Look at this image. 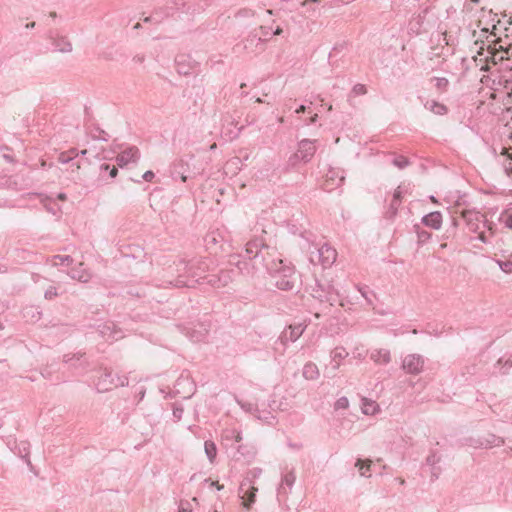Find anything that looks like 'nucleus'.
<instances>
[{
    "label": "nucleus",
    "instance_id": "f257e3e1",
    "mask_svg": "<svg viewBox=\"0 0 512 512\" xmlns=\"http://www.w3.org/2000/svg\"><path fill=\"white\" fill-rule=\"evenodd\" d=\"M244 260H238L235 264L242 273L250 274L249 260L252 267L258 270L264 267L275 279V285L278 289L291 291L296 287L297 277L294 268L283 259L277 257L274 248L266 245L262 239H253L246 244L244 254L241 255Z\"/></svg>",
    "mask_w": 512,
    "mask_h": 512
},
{
    "label": "nucleus",
    "instance_id": "f03ea898",
    "mask_svg": "<svg viewBox=\"0 0 512 512\" xmlns=\"http://www.w3.org/2000/svg\"><path fill=\"white\" fill-rule=\"evenodd\" d=\"M171 273L175 274L176 277L173 280L167 281V283L176 288L182 287H194L198 280L196 279L200 274L195 270V264H190V260L185 259L179 260L170 267Z\"/></svg>",
    "mask_w": 512,
    "mask_h": 512
},
{
    "label": "nucleus",
    "instance_id": "7ed1b4c3",
    "mask_svg": "<svg viewBox=\"0 0 512 512\" xmlns=\"http://www.w3.org/2000/svg\"><path fill=\"white\" fill-rule=\"evenodd\" d=\"M336 258V250L326 243L321 246L313 244L309 247V261L314 265L321 264L327 268L336 261Z\"/></svg>",
    "mask_w": 512,
    "mask_h": 512
},
{
    "label": "nucleus",
    "instance_id": "20e7f679",
    "mask_svg": "<svg viewBox=\"0 0 512 512\" xmlns=\"http://www.w3.org/2000/svg\"><path fill=\"white\" fill-rule=\"evenodd\" d=\"M462 217L466 221L470 232L477 233L481 230V227H484L489 231V234L494 235V224L486 220L480 212L463 211Z\"/></svg>",
    "mask_w": 512,
    "mask_h": 512
},
{
    "label": "nucleus",
    "instance_id": "39448f33",
    "mask_svg": "<svg viewBox=\"0 0 512 512\" xmlns=\"http://www.w3.org/2000/svg\"><path fill=\"white\" fill-rule=\"evenodd\" d=\"M128 385V378L126 376L114 375L112 372H105L100 378L97 384L100 391H107L112 386H126Z\"/></svg>",
    "mask_w": 512,
    "mask_h": 512
},
{
    "label": "nucleus",
    "instance_id": "423d86ee",
    "mask_svg": "<svg viewBox=\"0 0 512 512\" xmlns=\"http://www.w3.org/2000/svg\"><path fill=\"white\" fill-rule=\"evenodd\" d=\"M425 364L423 356L419 354H409L403 358L402 368L409 374L418 375L422 372Z\"/></svg>",
    "mask_w": 512,
    "mask_h": 512
},
{
    "label": "nucleus",
    "instance_id": "0eeeda50",
    "mask_svg": "<svg viewBox=\"0 0 512 512\" xmlns=\"http://www.w3.org/2000/svg\"><path fill=\"white\" fill-rule=\"evenodd\" d=\"M347 356L348 352L343 347H337L331 352L330 365L325 369L327 377L332 378L336 375V372L340 367V361L345 359Z\"/></svg>",
    "mask_w": 512,
    "mask_h": 512
},
{
    "label": "nucleus",
    "instance_id": "6e6552de",
    "mask_svg": "<svg viewBox=\"0 0 512 512\" xmlns=\"http://www.w3.org/2000/svg\"><path fill=\"white\" fill-rule=\"evenodd\" d=\"M345 176L339 169H330L325 175V181L323 183V189L326 191H332L337 187L343 185Z\"/></svg>",
    "mask_w": 512,
    "mask_h": 512
},
{
    "label": "nucleus",
    "instance_id": "1a4fd4ad",
    "mask_svg": "<svg viewBox=\"0 0 512 512\" xmlns=\"http://www.w3.org/2000/svg\"><path fill=\"white\" fill-rule=\"evenodd\" d=\"M139 158V149L135 146H131L119 153L116 157V161L120 167H123L129 163H136Z\"/></svg>",
    "mask_w": 512,
    "mask_h": 512
},
{
    "label": "nucleus",
    "instance_id": "9d476101",
    "mask_svg": "<svg viewBox=\"0 0 512 512\" xmlns=\"http://www.w3.org/2000/svg\"><path fill=\"white\" fill-rule=\"evenodd\" d=\"M298 152L301 154V161L309 162L316 152L315 141L303 139L298 143Z\"/></svg>",
    "mask_w": 512,
    "mask_h": 512
},
{
    "label": "nucleus",
    "instance_id": "9b49d317",
    "mask_svg": "<svg viewBox=\"0 0 512 512\" xmlns=\"http://www.w3.org/2000/svg\"><path fill=\"white\" fill-rule=\"evenodd\" d=\"M232 281L230 272L221 271L218 275H210L208 283L213 287L221 288L227 286Z\"/></svg>",
    "mask_w": 512,
    "mask_h": 512
},
{
    "label": "nucleus",
    "instance_id": "f8f14e48",
    "mask_svg": "<svg viewBox=\"0 0 512 512\" xmlns=\"http://www.w3.org/2000/svg\"><path fill=\"white\" fill-rule=\"evenodd\" d=\"M99 332L106 340L116 341L122 337L121 332L115 329L113 323H106L100 326Z\"/></svg>",
    "mask_w": 512,
    "mask_h": 512
},
{
    "label": "nucleus",
    "instance_id": "ddd939ff",
    "mask_svg": "<svg viewBox=\"0 0 512 512\" xmlns=\"http://www.w3.org/2000/svg\"><path fill=\"white\" fill-rule=\"evenodd\" d=\"M312 296L321 302H331V286L325 288L322 284L316 281V285L312 289Z\"/></svg>",
    "mask_w": 512,
    "mask_h": 512
},
{
    "label": "nucleus",
    "instance_id": "4468645a",
    "mask_svg": "<svg viewBox=\"0 0 512 512\" xmlns=\"http://www.w3.org/2000/svg\"><path fill=\"white\" fill-rule=\"evenodd\" d=\"M305 326L302 324H297L289 327V333L285 332L281 337V342L285 345L287 340L295 342L304 332Z\"/></svg>",
    "mask_w": 512,
    "mask_h": 512
},
{
    "label": "nucleus",
    "instance_id": "2eb2a0df",
    "mask_svg": "<svg viewBox=\"0 0 512 512\" xmlns=\"http://www.w3.org/2000/svg\"><path fill=\"white\" fill-rule=\"evenodd\" d=\"M422 223L432 229H439L442 224V214L439 211L431 212L422 218Z\"/></svg>",
    "mask_w": 512,
    "mask_h": 512
},
{
    "label": "nucleus",
    "instance_id": "dca6fc26",
    "mask_svg": "<svg viewBox=\"0 0 512 512\" xmlns=\"http://www.w3.org/2000/svg\"><path fill=\"white\" fill-rule=\"evenodd\" d=\"M370 359L376 364L385 365L391 361V354L387 349H374L370 353Z\"/></svg>",
    "mask_w": 512,
    "mask_h": 512
},
{
    "label": "nucleus",
    "instance_id": "f3484780",
    "mask_svg": "<svg viewBox=\"0 0 512 512\" xmlns=\"http://www.w3.org/2000/svg\"><path fill=\"white\" fill-rule=\"evenodd\" d=\"M50 38L52 40V44L55 47V49L62 53H67L72 51V44L67 40L64 36H52L50 35Z\"/></svg>",
    "mask_w": 512,
    "mask_h": 512
},
{
    "label": "nucleus",
    "instance_id": "a211bd4d",
    "mask_svg": "<svg viewBox=\"0 0 512 512\" xmlns=\"http://www.w3.org/2000/svg\"><path fill=\"white\" fill-rule=\"evenodd\" d=\"M187 167L188 165L185 163L183 159L175 161L172 170L173 177L176 178L179 176L182 182H186L187 176L185 175V173L187 171Z\"/></svg>",
    "mask_w": 512,
    "mask_h": 512
},
{
    "label": "nucleus",
    "instance_id": "6ab92c4d",
    "mask_svg": "<svg viewBox=\"0 0 512 512\" xmlns=\"http://www.w3.org/2000/svg\"><path fill=\"white\" fill-rule=\"evenodd\" d=\"M296 480V476L293 471L286 473L283 478L280 487L278 488L279 495H287L288 491L285 488V485L291 489Z\"/></svg>",
    "mask_w": 512,
    "mask_h": 512
},
{
    "label": "nucleus",
    "instance_id": "aec40b11",
    "mask_svg": "<svg viewBox=\"0 0 512 512\" xmlns=\"http://www.w3.org/2000/svg\"><path fill=\"white\" fill-rule=\"evenodd\" d=\"M302 375L307 380H315L319 377V369L316 364L308 362L303 367Z\"/></svg>",
    "mask_w": 512,
    "mask_h": 512
},
{
    "label": "nucleus",
    "instance_id": "412c9836",
    "mask_svg": "<svg viewBox=\"0 0 512 512\" xmlns=\"http://www.w3.org/2000/svg\"><path fill=\"white\" fill-rule=\"evenodd\" d=\"M208 333V330L206 327L201 325L199 330L191 329L189 328L187 330V336L190 338L193 342H200L203 341Z\"/></svg>",
    "mask_w": 512,
    "mask_h": 512
},
{
    "label": "nucleus",
    "instance_id": "4be33fe9",
    "mask_svg": "<svg viewBox=\"0 0 512 512\" xmlns=\"http://www.w3.org/2000/svg\"><path fill=\"white\" fill-rule=\"evenodd\" d=\"M361 409L365 415H374L378 412L379 406L375 401L363 398Z\"/></svg>",
    "mask_w": 512,
    "mask_h": 512
},
{
    "label": "nucleus",
    "instance_id": "5701e85b",
    "mask_svg": "<svg viewBox=\"0 0 512 512\" xmlns=\"http://www.w3.org/2000/svg\"><path fill=\"white\" fill-rule=\"evenodd\" d=\"M425 108L436 115H444L447 112V108L445 105L435 101L429 100L424 104Z\"/></svg>",
    "mask_w": 512,
    "mask_h": 512
},
{
    "label": "nucleus",
    "instance_id": "b1692460",
    "mask_svg": "<svg viewBox=\"0 0 512 512\" xmlns=\"http://www.w3.org/2000/svg\"><path fill=\"white\" fill-rule=\"evenodd\" d=\"M204 450L210 463H213L217 455V448L215 443L213 441L206 440L204 443Z\"/></svg>",
    "mask_w": 512,
    "mask_h": 512
},
{
    "label": "nucleus",
    "instance_id": "393cba45",
    "mask_svg": "<svg viewBox=\"0 0 512 512\" xmlns=\"http://www.w3.org/2000/svg\"><path fill=\"white\" fill-rule=\"evenodd\" d=\"M427 11H428V9L426 8L421 13H419L418 15H416L412 18V20L410 22L411 30L417 31V32L420 30Z\"/></svg>",
    "mask_w": 512,
    "mask_h": 512
},
{
    "label": "nucleus",
    "instance_id": "a878e982",
    "mask_svg": "<svg viewBox=\"0 0 512 512\" xmlns=\"http://www.w3.org/2000/svg\"><path fill=\"white\" fill-rule=\"evenodd\" d=\"M190 264H195V270L200 274L196 278L199 281V279L202 277V274H204L208 269V264L202 258H194L190 260Z\"/></svg>",
    "mask_w": 512,
    "mask_h": 512
},
{
    "label": "nucleus",
    "instance_id": "bb28decb",
    "mask_svg": "<svg viewBox=\"0 0 512 512\" xmlns=\"http://www.w3.org/2000/svg\"><path fill=\"white\" fill-rule=\"evenodd\" d=\"M499 222L512 230V208L505 209L499 216Z\"/></svg>",
    "mask_w": 512,
    "mask_h": 512
},
{
    "label": "nucleus",
    "instance_id": "cd10ccee",
    "mask_svg": "<svg viewBox=\"0 0 512 512\" xmlns=\"http://www.w3.org/2000/svg\"><path fill=\"white\" fill-rule=\"evenodd\" d=\"M401 198H402V192L400 190V187H398L393 194V199L390 204V209L392 210L393 214H396L398 207L400 205V202H401Z\"/></svg>",
    "mask_w": 512,
    "mask_h": 512
},
{
    "label": "nucleus",
    "instance_id": "c85d7f7f",
    "mask_svg": "<svg viewBox=\"0 0 512 512\" xmlns=\"http://www.w3.org/2000/svg\"><path fill=\"white\" fill-rule=\"evenodd\" d=\"M496 262L503 272L507 274L512 273V253L507 257V259L497 260Z\"/></svg>",
    "mask_w": 512,
    "mask_h": 512
},
{
    "label": "nucleus",
    "instance_id": "c756f323",
    "mask_svg": "<svg viewBox=\"0 0 512 512\" xmlns=\"http://www.w3.org/2000/svg\"><path fill=\"white\" fill-rule=\"evenodd\" d=\"M72 262V258L68 255L62 256V255H55L51 259V263L53 266H60L64 264H70Z\"/></svg>",
    "mask_w": 512,
    "mask_h": 512
},
{
    "label": "nucleus",
    "instance_id": "7c9ffc66",
    "mask_svg": "<svg viewBox=\"0 0 512 512\" xmlns=\"http://www.w3.org/2000/svg\"><path fill=\"white\" fill-rule=\"evenodd\" d=\"M83 355L84 354L82 353L65 354L63 361L67 364H71L72 366H76V362L80 361Z\"/></svg>",
    "mask_w": 512,
    "mask_h": 512
},
{
    "label": "nucleus",
    "instance_id": "2f4dec72",
    "mask_svg": "<svg viewBox=\"0 0 512 512\" xmlns=\"http://www.w3.org/2000/svg\"><path fill=\"white\" fill-rule=\"evenodd\" d=\"M392 163L397 168L404 169L409 165V160L404 156H398L393 159Z\"/></svg>",
    "mask_w": 512,
    "mask_h": 512
},
{
    "label": "nucleus",
    "instance_id": "473e14b6",
    "mask_svg": "<svg viewBox=\"0 0 512 512\" xmlns=\"http://www.w3.org/2000/svg\"><path fill=\"white\" fill-rule=\"evenodd\" d=\"M255 15V12L248 8L240 9L236 12L235 18L241 19V18H251Z\"/></svg>",
    "mask_w": 512,
    "mask_h": 512
},
{
    "label": "nucleus",
    "instance_id": "72a5a7b5",
    "mask_svg": "<svg viewBox=\"0 0 512 512\" xmlns=\"http://www.w3.org/2000/svg\"><path fill=\"white\" fill-rule=\"evenodd\" d=\"M370 463L371 461H368L366 467L364 466L363 464V461L361 459H358L357 462H356V466L359 467V472H360V475L361 476H364V477H368L369 475L367 474V472L369 471L370 469Z\"/></svg>",
    "mask_w": 512,
    "mask_h": 512
},
{
    "label": "nucleus",
    "instance_id": "f704fd0d",
    "mask_svg": "<svg viewBox=\"0 0 512 512\" xmlns=\"http://www.w3.org/2000/svg\"><path fill=\"white\" fill-rule=\"evenodd\" d=\"M31 315V318L34 320V321H37L40 319L41 317V312L38 311L37 308H34V307H30V308H27L25 310V317Z\"/></svg>",
    "mask_w": 512,
    "mask_h": 512
},
{
    "label": "nucleus",
    "instance_id": "c9c22d12",
    "mask_svg": "<svg viewBox=\"0 0 512 512\" xmlns=\"http://www.w3.org/2000/svg\"><path fill=\"white\" fill-rule=\"evenodd\" d=\"M251 489V493L248 494V491H245L244 495L242 496L243 498H245V496L247 495V502L245 503V506L247 508H249L250 505L255 501V491H257V489L254 487H251Z\"/></svg>",
    "mask_w": 512,
    "mask_h": 512
},
{
    "label": "nucleus",
    "instance_id": "e433bc0d",
    "mask_svg": "<svg viewBox=\"0 0 512 512\" xmlns=\"http://www.w3.org/2000/svg\"><path fill=\"white\" fill-rule=\"evenodd\" d=\"M349 406V401L347 399V397H341L339 398L336 402H335V409L336 410H339V409H346L348 408Z\"/></svg>",
    "mask_w": 512,
    "mask_h": 512
},
{
    "label": "nucleus",
    "instance_id": "4c0bfd02",
    "mask_svg": "<svg viewBox=\"0 0 512 512\" xmlns=\"http://www.w3.org/2000/svg\"><path fill=\"white\" fill-rule=\"evenodd\" d=\"M299 161H301V154L297 151L292 154L288 159V165L291 167H295Z\"/></svg>",
    "mask_w": 512,
    "mask_h": 512
},
{
    "label": "nucleus",
    "instance_id": "58836bf2",
    "mask_svg": "<svg viewBox=\"0 0 512 512\" xmlns=\"http://www.w3.org/2000/svg\"><path fill=\"white\" fill-rule=\"evenodd\" d=\"M352 93L354 95H364L367 93V89L363 84H356L352 89Z\"/></svg>",
    "mask_w": 512,
    "mask_h": 512
},
{
    "label": "nucleus",
    "instance_id": "ea45409f",
    "mask_svg": "<svg viewBox=\"0 0 512 512\" xmlns=\"http://www.w3.org/2000/svg\"><path fill=\"white\" fill-rule=\"evenodd\" d=\"M417 236H418L419 242H426L430 239L431 234L426 230H418Z\"/></svg>",
    "mask_w": 512,
    "mask_h": 512
},
{
    "label": "nucleus",
    "instance_id": "a19ab883",
    "mask_svg": "<svg viewBox=\"0 0 512 512\" xmlns=\"http://www.w3.org/2000/svg\"><path fill=\"white\" fill-rule=\"evenodd\" d=\"M57 295H58V293H57V289H56L55 287H52V286H51V287H49V288L45 291V293H44V297H45V299H47V300H51V299H53L54 297H56Z\"/></svg>",
    "mask_w": 512,
    "mask_h": 512
},
{
    "label": "nucleus",
    "instance_id": "79ce46f5",
    "mask_svg": "<svg viewBox=\"0 0 512 512\" xmlns=\"http://www.w3.org/2000/svg\"><path fill=\"white\" fill-rule=\"evenodd\" d=\"M439 461H440V457H439V456H437V454H436V453H434V452H433V453H431V454H429V455L427 456V458H426V463H427L428 465H431V466H434V465H435L436 463H438Z\"/></svg>",
    "mask_w": 512,
    "mask_h": 512
},
{
    "label": "nucleus",
    "instance_id": "37998d69",
    "mask_svg": "<svg viewBox=\"0 0 512 512\" xmlns=\"http://www.w3.org/2000/svg\"><path fill=\"white\" fill-rule=\"evenodd\" d=\"M100 168H101V170H109L110 171L109 174H110L111 178H114V177L117 176L118 170H117V168L115 166L110 168L109 164L104 163V164L101 165Z\"/></svg>",
    "mask_w": 512,
    "mask_h": 512
},
{
    "label": "nucleus",
    "instance_id": "c03bdc74",
    "mask_svg": "<svg viewBox=\"0 0 512 512\" xmlns=\"http://www.w3.org/2000/svg\"><path fill=\"white\" fill-rule=\"evenodd\" d=\"M435 81H436V87L439 90H444L448 86V80L444 77L435 78Z\"/></svg>",
    "mask_w": 512,
    "mask_h": 512
},
{
    "label": "nucleus",
    "instance_id": "a18cd8bd",
    "mask_svg": "<svg viewBox=\"0 0 512 512\" xmlns=\"http://www.w3.org/2000/svg\"><path fill=\"white\" fill-rule=\"evenodd\" d=\"M73 159V156H71L69 153L67 152H63L59 155V161L63 164H66V163H69L71 162Z\"/></svg>",
    "mask_w": 512,
    "mask_h": 512
},
{
    "label": "nucleus",
    "instance_id": "49530a36",
    "mask_svg": "<svg viewBox=\"0 0 512 512\" xmlns=\"http://www.w3.org/2000/svg\"><path fill=\"white\" fill-rule=\"evenodd\" d=\"M320 0H304V1H300V0H291L292 4H291V9L292 8H296L297 4H300L301 6H306L308 2H319Z\"/></svg>",
    "mask_w": 512,
    "mask_h": 512
},
{
    "label": "nucleus",
    "instance_id": "de8ad7c7",
    "mask_svg": "<svg viewBox=\"0 0 512 512\" xmlns=\"http://www.w3.org/2000/svg\"><path fill=\"white\" fill-rule=\"evenodd\" d=\"M477 233H478L477 239H479L483 243H490V236H492L491 234L488 236L483 231H479Z\"/></svg>",
    "mask_w": 512,
    "mask_h": 512
},
{
    "label": "nucleus",
    "instance_id": "09e8293b",
    "mask_svg": "<svg viewBox=\"0 0 512 512\" xmlns=\"http://www.w3.org/2000/svg\"><path fill=\"white\" fill-rule=\"evenodd\" d=\"M152 20H155L158 23L162 20V17L158 15V12H155L154 15L145 17L143 19L144 22H151Z\"/></svg>",
    "mask_w": 512,
    "mask_h": 512
},
{
    "label": "nucleus",
    "instance_id": "8fccbe9b",
    "mask_svg": "<svg viewBox=\"0 0 512 512\" xmlns=\"http://www.w3.org/2000/svg\"><path fill=\"white\" fill-rule=\"evenodd\" d=\"M154 172L153 171H146L143 175H142V179L144 181H147V182H150L152 181V179L154 178Z\"/></svg>",
    "mask_w": 512,
    "mask_h": 512
},
{
    "label": "nucleus",
    "instance_id": "3c124183",
    "mask_svg": "<svg viewBox=\"0 0 512 512\" xmlns=\"http://www.w3.org/2000/svg\"><path fill=\"white\" fill-rule=\"evenodd\" d=\"M182 414H183V409H182V408L175 407V408L173 409V416H174L175 418H177L178 420H180V419H181Z\"/></svg>",
    "mask_w": 512,
    "mask_h": 512
},
{
    "label": "nucleus",
    "instance_id": "603ef678",
    "mask_svg": "<svg viewBox=\"0 0 512 512\" xmlns=\"http://www.w3.org/2000/svg\"><path fill=\"white\" fill-rule=\"evenodd\" d=\"M175 5L177 6L178 9H181L183 12H186V13H189L190 10H191V6L188 5L187 8L186 7V3L184 2H181V4H178V3H175Z\"/></svg>",
    "mask_w": 512,
    "mask_h": 512
},
{
    "label": "nucleus",
    "instance_id": "864d4df0",
    "mask_svg": "<svg viewBox=\"0 0 512 512\" xmlns=\"http://www.w3.org/2000/svg\"><path fill=\"white\" fill-rule=\"evenodd\" d=\"M144 60H145V56L144 55H136L133 58V61L136 62V63H143Z\"/></svg>",
    "mask_w": 512,
    "mask_h": 512
},
{
    "label": "nucleus",
    "instance_id": "5fc2aeb1",
    "mask_svg": "<svg viewBox=\"0 0 512 512\" xmlns=\"http://www.w3.org/2000/svg\"><path fill=\"white\" fill-rule=\"evenodd\" d=\"M261 472H262V471H261V469H259V468H255V469L251 470V472H250V473H251V474L253 475V477L255 478V477H258V476L261 474Z\"/></svg>",
    "mask_w": 512,
    "mask_h": 512
},
{
    "label": "nucleus",
    "instance_id": "6e6d98bb",
    "mask_svg": "<svg viewBox=\"0 0 512 512\" xmlns=\"http://www.w3.org/2000/svg\"><path fill=\"white\" fill-rule=\"evenodd\" d=\"M503 443H504L503 439H501V438H499V437H497V438H496V437H494L493 444H494L495 446H500V445H502Z\"/></svg>",
    "mask_w": 512,
    "mask_h": 512
},
{
    "label": "nucleus",
    "instance_id": "4d7b16f0",
    "mask_svg": "<svg viewBox=\"0 0 512 512\" xmlns=\"http://www.w3.org/2000/svg\"><path fill=\"white\" fill-rule=\"evenodd\" d=\"M509 159H510V162L507 166H505L506 168V171L509 173V174H512V169L510 168L512 166V156L508 155Z\"/></svg>",
    "mask_w": 512,
    "mask_h": 512
},
{
    "label": "nucleus",
    "instance_id": "13d9d810",
    "mask_svg": "<svg viewBox=\"0 0 512 512\" xmlns=\"http://www.w3.org/2000/svg\"><path fill=\"white\" fill-rule=\"evenodd\" d=\"M234 438H235V442H236V443H240V442L242 441V435H241V433H240V432H235V436H234Z\"/></svg>",
    "mask_w": 512,
    "mask_h": 512
},
{
    "label": "nucleus",
    "instance_id": "bf43d9fd",
    "mask_svg": "<svg viewBox=\"0 0 512 512\" xmlns=\"http://www.w3.org/2000/svg\"><path fill=\"white\" fill-rule=\"evenodd\" d=\"M179 512H192V510L189 507H185L183 504H181Z\"/></svg>",
    "mask_w": 512,
    "mask_h": 512
},
{
    "label": "nucleus",
    "instance_id": "052dcab7",
    "mask_svg": "<svg viewBox=\"0 0 512 512\" xmlns=\"http://www.w3.org/2000/svg\"><path fill=\"white\" fill-rule=\"evenodd\" d=\"M305 111H306V106H305V105H301V106H299V108H298V109H296V111H295V112H296L297 114H300V113H304Z\"/></svg>",
    "mask_w": 512,
    "mask_h": 512
},
{
    "label": "nucleus",
    "instance_id": "680f3d73",
    "mask_svg": "<svg viewBox=\"0 0 512 512\" xmlns=\"http://www.w3.org/2000/svg\"><path fill=\"white\" fill-rule=\"evenodd\" d=\"M480 2V0H470V3L467 5V9H472L473 7L471 6L472 4H478Z\"/></svg>",
    "mask_w": 512,
    "mask_h": 512
},
{
    "label": "nucleus",
    "instance_id": "e2e57ef3",
    "mask_svg": "<svg viewBox=\"0 0 512 512\" xmlns=\"http://www.w3.org/2000/svg\"><path fill=\"white\" fill-rule=\"evenodd\" d=\"M72 172L78 171L80 169L79 164L72 163L71 164Z\"/></svg>",
    "mask_w": 512,
    "mask_h": 512
},
{
    "label": "nucleus",
    "instance_id": "0e129e2a",
    "mask_svg": "<svg viewBox=\"0 0 512 512\" xmlns=\"http://www.w3.org/2000/svg\"><path fill=\"white\" fill-rule=\"evenodd\" d=\"M243 449H245V447H244V446H242V445H239V446L237 447V452L245 456V455H246V453H245V452H243Z\"/></svg>",
    "mask_w": 512,
    "mask_h": 512
},
{
    "label": "nucleus",
    "instance_id": "69168bd1",
    "mask_svg": "<svg viewBox=\"0 0 512 512\" xmlns=\"http://www.w3.org/2000/svg\"><path fill=\"white\" fill-rule=\"evenodd\" d=\"M57 197L61 201H65L67 199V196L64 193H59Z\"/></svg>",
    "mask_w": 512,
    "mask_h": 512
},
{
    "label": "nucleus",
    "instance_id": "338daca9",
    "mask_svg": "<svg viewBox=\"0 0 512 512\" xmlns=\"http://www.w3.org/2000/svg\"><path fill=\"white\" fill-rule=\"evenodd\" d=\"M359 291L361 292L362 296H363L366 300H368L369 302H371V300L368 298L367 293H366V291H365V290L360 289Z\"/></svg>",
    "mask_w": 512,
    "mask_h": 512
},
{
    "label": "nucleus",
    "instance_id": "774afa93",
    "mask_svg": "<svg viewBox=\"0 0 512 512\" xmlns=\"http://www.w3.org/2000/svg\"><path fill=\"white\" fill-rule=\"evenodd\" d=\"M317 119H318V115H317V114H315L314 116H312V117L310 118V124H314V123L317 121Z\"/></svg>",
    "mask_w": 512,
    "mask_h": 512
}]
</instances>
